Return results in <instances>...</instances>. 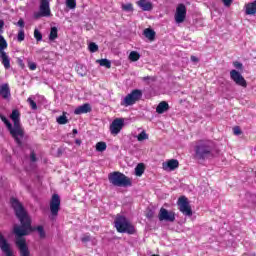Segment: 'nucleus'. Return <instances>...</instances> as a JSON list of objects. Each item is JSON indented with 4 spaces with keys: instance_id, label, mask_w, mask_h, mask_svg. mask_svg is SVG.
<instances>
[{
    "instance_id": "nucleus-9",
    "label": "nucleus",
    "mask_w": 256,
    "mask_h": 256,
    "mask_svg": "<svg viewBox=\"0 0 256 256\" xmlns=\"http://www.w3.org/2000/svg\"><path fill=\"white\" fill-rule=\"evenodd\" d=\"M41 17H51L49 0H40L39 12L34 13V19H41Z\"/></svg>"
},
{
    "instance_id": "nucleus-18",
    "label": "nucleus",
    "mask_w": 256,
    "mask_h": 256,
    "mask_svg": "<svg viewBox=\"0 0 256 256\" xmlns=\"http://www.w3.org/2000/svg\"><path fill=\"white\" fill-rule=\"evenodd\" d=\"M0 61L4 65V69H11V58H9L7 52H0Z\"/></svg>"
},
{
    "instance_id": "nucleus-50",
    "label": "nucleus",
    "mask_w": 256,
    "mask_h": 256,
    "mask_svg": "<svg viewBox=\"0 0 256 256\" xmlns=\"http://www.w3.org/2000/svg\"><path fill=\"white\" fill-rule=\"evenodd\" d=\"M77 145H81V140H76Z\"/></svg>"
},
{
    "instance_id": "nucleus-14",
    "label": "nucleus",
    "mask_w": 256,
    "mask_h": 256,
    "mask_svg": "<svg viewBox=\"0 0 256 256\" xmlns=\"http://www.w3.org/2000/svg\"><path fill=\"white\" fill-rule=\"evenodd\" d=\"M187 17V7L185 4H179L176 8L175 21L176 23H183Z\"/></svg>"
},
{
    "instance_id": "nucleus-42",
    "label": "nucleus",
    "mask_w": 256,
    "mask_h": 256,
    "mask_svg": "<svg viewBox=\"0 0 256 256\" xmlns=\"http://www.w3.org/2000/svg\"><path fill=\"white\" fill-rule=\"evenodd\" d=\"M28 67H29L30 71H35V69H37V64H35V62H30L28 64Z\"/></svg>"
},
{
    "instance_id": "nucleus-47",
    "label": "nucleus",
    "mask_w": 256,
    "mask_h": 256,
    "mask_svg": "<svg viewBox=\"0 0 256 256\" xmlns=\"http://www.w3.org/2000/svg\"><path fill=\"white\" fill-rule=\"evenodd\" d=\"M142 81H151V76H145L142 78Z\"/></svg>"
},
{
    "instance_id": "nucleus-24",
    "label": "nucleus",
    "mask_w": 256,
    "mask_h": 256,
    "mask_svg": "<svg viewBox=\"0 0 256 256\" xmlns=\"http://www.w3.org/2000/svg\"><path fill=\"white\" fill-rule=\"evenodd\" d=\"M59 37V30L57 27H51L50 34H49V41H55Z\"/></svg>"
},
{
    "instance_id": "nucleus-41",
    "label": "nucleus",
    "mask_w": 256,
    "mask_h": 256,
    "mask_svg": "<svg viewBox=\"0 0 256 256\" xmlns=\"http://www.w3.org/2000/svg\"><path fill=\"white\" fill-rule=\"evenodd\" d=\"M30 161H32V163H35L37 161V155L34 151L30 153Z\"/></svg>"
},
{
    "instance_id": "nucleus-34",
    "label": "nucleus",
    "mask_w": 256,
    "mask_h": 256,
    "mask_svg": "<svg viewBox=\"0 0 256 256\" xmlns=\"http://www.w3.org/2000/svg\"><path fill=\"white\" fill-rule=\"evenodd\" d=\"M145 139H149V136L145 131H142L140 134L137 136L138 141H145Z\"/></svg>"
},
{
    "instance_id": "nucleus-28",
    "label": "nucleus",
    "mask_w": 256,
    "mask_h": 256,
    "mask_svg": "<svg viewBox=\"0 0 256 256\" xmlns=\"http://www.w3.org/2000/svg\"><path fill=\"white\" fill-rule=\"evenodd\" d=\"M5 49H7V40L0 35V53L5 52Z\"/></svg>"
},
{
    "instance_id": "nucleus-5",
    "label": "nucleus",
    "mask_w": 256,
    "mask_h": 256,
    "mask_svg": "<svg viewBox=\"0 0 256 256\" xmlns=\"http://www.w3.org/2000/svg\"><path fill=\"white\" fill-rule=\"evenodd\" d=\"M19 117H21V114L19 113V110H17V109L12 110V113L10 115V119L14 123L13 127H14V130L16 131V135L18 136V138L20 140H22L23 137H25V130L21 126V120H20Z\"/></svg>"
},
{
    "instance_id": "nucleus-6",
    "label": "nucleus",
    "mask_w": 256,
    "mask_h": 256,
    "mask_svg": "<svg viewBox=\"0 0 256 256\" xmlns=\"http://www.w3.org/2000/svg\"><path fill=\"white\" fill-rule=\"evenodd\" d=\"M141 97H143V91L139 89H134L130 94L126 95L121 105L123 107H130L131 105H135L137 101H140Z\"/></svg>"
},
{
    "instance_id": "nucleus-13",
    "label": "nucleus",
    "mask_w": 256,
    "mask_h": 256,
    "mask_svg": "<svg viewBox=\"0 0 256 256\" xmlns=\"http://www.w3.org/2000/svg\"><path fill=\"white\" fill-rule=\"evenodd\" d=\"M230 78L234 83H236L239 87L247 88V80L245 77L239 73L237 70L230 71Z\"/></svg>"
},
{
    "instance_id": "nucleus-38",
    "label": "nucleus",
    "mask_w": 256,
    "mask_h": 256,
    "mask_svg": "<svg viewBox=\"0 0 256 256\" xmlns=\"http://www.w3.org/2000/svg\"><path fill=\"white\" fill-rule=\"evenodd\" d=\"M123 11H133V4L122 5Z\"/></svg>"
},
{
    "instance_id": "nucleus-45",
    "label": "nucleus",
    "mask_w": 256,
    "mask_h": 256,
    "mask_svg": "<svg viewBox=\"0 0 256 256\" xmlns=\"http://www.w3.org/2000/svg\"><path fill=\"white\" fill-rule=\"evenodd\" d=\"M190 59L193 63H199V58H197V56H191Z\"/></svg>"
},
{
    "instance_id": "nucleus-3",
    "label": "nucleus",
    "mask_w": 256,
    "mask_h": 256,
    "mask_svg": "<svg viewBox=\"0 0 256 256\" xmlns=\"http://www.w3.org/2000/svg\"><path fill=\"white\" fill-rule=\"evenodd\" d=\"M114 227L117 233H127V235H135V233H137L135 225H133V223H131V221L123 215L118 214L115 217Z\"/></svg>"
},
{
    "instance_id": "nucleus-19",
    "label": "nucleus",
    "mask_w": 256,
    "mask_h": 256,
    "mask_svg": "<svg viewBox=\"0 0 256 256\" xmlns=\"http://www.w3.org/2000/svg\"><path fill=\"white\" fill-rule=\"evenodd\" d=\"M0 95L2 99H10L11 98V89L9 88V84H3L0 87Z\"/></svg>"
},
{
    "instance_id": "nucleus-7",
    "label": "nucleus",
    "mask_w": 256,
    "mask_h": 256,
    "mask_svg": "<svg viewBox=\"0 0 256 256\" xmlns=\"http://www.w3.org/2000/svg\"><path fill=\"white\" fill-rule=\"evenodd\" d=\"M177 205L180 213L184 214L186 217L193 216V209H191V204H189V199L186 196H180Z\"/></svg>"
},
{
    "instance_id": "nucleus-11",
    "label": "nucleus",
    "mask_w": 256,
    "mask_h": 256,
    "mask_svg": "<svg viewBox=\"0 0 256 256\" xmlns=\"http://www.w3.org/2000/svg\"><path fill=\"white\" fill-rule=\"evenodd\" d=\"M125 127V119L123 118H116L112 121L110 124V133L111 135H119L121 133V130Z\"/></svg>"
},
{
    "instance_id": "nucleus-37",
    "label": "nucleus",
    "mask_w": 256,
    "mask_h": 256,
    "mask_svg": "<svg viewBox=\"0 0 256 256\" xmlns=\"http://www.w3.org/2000/svg\"><path fill=\"white\" fill-rule=\"evenodd\" d=\"M233 66L236 68V69H239V71H243V63L239 62V61H235L233 62Z\"/></svg>"
},
{
    "instance_id": "nucleus-26",
    "label": "nucleus",
    "mask_w": 256,
    "mask_h": 256,
    "mask_svg": "<svg viewBox=\"0 0 256 256\" xmlns=\"http://www.w3.org/2000/svg\"><path fill=\"white\" fill-rule=\"evenodd\" d=\"M58 125H67V123H69V119H67V116L65 115V112L63 113V115L59 116L56 119Z\"/></svg>"
},
{
    "instance_id": "nucleus-43",
    "label": "nucleus",
    "mask_w": 256,
    "mask_h": 256,
    "mask_svg": "<svg viewBox=\"0 0 256 256\" xmlns=\"http://www.w3.org/2000/svg\"><path fill=\"white\" fill-rule=\"evenodd\" d=\"M225 7L233 5V0H221Z\"/></svg>"
},
{
    "instance_id": "nucleus-27",
    "label": "nucleus",
    "mask_w": 256,
    "mask_h": 256,
    "mask_svg": "<svg viewBox=\"0 0 256 256\" xmlns=\"http://www.w3.org/2000/svg\"><path fill=\"white\" fill-rule=\"evenodd\" d=\"M139 59H141V55L139 54V52H137V51L130 52V54H129L130 61L135 62V61H139Z\"/></svg>"
},
{
    "instance_id": "nucleus-30",
    "label": "nucleus",
    "mask_w": 256,
    "mask_h": 256,
    "mask_svg": "<svg viewBox=\"0 0 256 256\" xmlns=\"http://www.w3.org/2000/svg\"><path fill=\"white\" fill-rule=\"evenodd\" d=\"M106 149H107V143L98 142L96 144V151H99L100 153H103V151H106Z\"/></svg>"
},
{
    "instance_id": "nucleus-2",
    "label": "nucleus",
    "mask_w": 256,
    "mask_h": 256,
    "mask_svg": "<svg viewBox=\"0 0 256 256\" xmlns=\"http://www.w3.org/2000/svg\"><path fill=\"white\" fill-rule=\"evenodd\" d=\"M214 147L215 146L213 145V141L211 140H198L194 148L195 159L205 161V159L213 157Z\"/></svg>"
},
{
    "instance_id": "nucleus-15",
    "label": "nucleus",
    "mask_w": 256,
    "mask_h": 256,
    "mask_svg": "<svg viewBox=\"0 0 256 256\" xmlns=\"http://www.w3.org/2000/svg\"><path fill=\"white\" fill-rule=\"evenodd\" d=\"M0 249L6 256H14L13 250H11V244L7 242L5 236L0 232Z\"/></svg>"
},
{
    "instance_id": "nucleus-36",
    "label": "nucleus",
    "mask_w": 256,
    "mask_h": 256,
    "mask_svg": "<svg viewBox=\"0 0 256 256\" xmlns=\"http://www.w3.org/2000/svg\"><path fill=\"white\" fill-rule=\"evenodd\" d=\"M19 43H21V41H25V31L24 30H20L18 32V37H17Z\"/></svg>"
},
{
    "instance_id": "nucleus-20",
    "label": "nucleus",
    "mask_w": 256,
    "mask_h": 256,
    "mask_svg": "<svg viewBox=\"0 0 256 256\" xmlns=\"http://www.w3.org/2000/svg\"><path fill=\"white\" fill-rule=\"evenodd\" d=\"M137 5L141 7L142 11H151L153 9V3L147 0H139Z\"/></svg>"
},
{
    "instance_id": "nucleus-21",
    "label": "nucleus",
    "mask_w": 256,
    "mask_h": 256,
    "mask_svg": "<svg viewBox=\"0 0 256 256\" xmlns=\"http://www.w3.org/2000/svg\"><path fill=\"white\" fill-rule=\"evenodd\" d=\"M246 15H256V0L245 5Z\"/></svg>"
},
{
    "instance_id": "nucleus-40",
    "label": "nucleus",
    "mask_w": 256,
    "mask_h": 256,
    "mask_svg": "<svg viewBox=\"0 0 256 256\" xmlns=\"http://www.w3.org/2000/svg\"><path fill=\"white\" fill-rule=\"evenodd\" d=\"M233 133H234V135H241V133H243V132L241 131V128L239 126H235L233 128Z\"/></svg>"
},
{
    "instance_id": "nucleus-32",
    "label": "nucleus",
    "mask_w": 256,
    "mask_h": 256,
    "mask_svg": "<svg viewBox=\"0 0 256 256\" xmlns=\"http://www.w3.org/2000/svg\"><path fill=\"white\" fill-rule=\"evenodd\" d=\"M88 47L91 53H97V51H99V46L94 42H91Z\"/></svg>"
},
{
    "instance_id": "nucleus-48",
    "label": "nucleus",
    "mask_w": 256,
    "mask_h": 256,
    "mask_svg": "<svg viewBox=\"0 0 256 256\" xmlns=\"http://www.w3.org/2000/svg\"><path fill=\"white\" fill-rule=\"evenodd\" d=\"M72 133H73V135H77V133H78L77 129H73Z\"/></svg>"
},
{
    "instance_id": "nucleus-33",
    "label": "nucleus",
    "mask_w": 256,
    "mask_h": 256,
    "mask_svg": "<svg viewBox=\"0 0 256 256\" xmlns=\"http://www.w3.org/2000/svg\"><path fill=\"white\" fill-rule=\"evenodd\" d=\"M34 38L36 39V41H43V34H41V32L38 29L34 30Z\"/></svg>"
},
{
    "instance_id": "nucleus-49",
    "label": "nucleus",
    "mask_w": 256,
    "mask_h": 256,
    "mask_svg": "<svg viewBox=\"0 0 256 256\" xmlns=\"http://www.w3.org/2000/svg\"><path fill=\"white\" fill-rule=\"evenodd\" d=\"M20 65H21L22 69L25 67V64H23V61H20Z\"/></svg>"
},
{
    "instance_id": "nucleus-44",
    "label": "nucleus",
    "mask_w": 256,
    "mask_h": 256,
    "mask_svg": "<svg viewBox=\"0 0 256 256\" xmlns=\"http://www.w3.org/2000/svg\"><path fill=\"white\" fill-rule=\"evenodd\" d=\"M17 25H18V27H21V29H23V27H25V21H23V19H20V20L17 22Z\"/></svg>"
},
{
    "instance_id": "nucleus-29",
    "label": "nucleus",
    "mask_w": 256,
    "mask_h": 256,
    "mask_svg": "<svg viewBox=\"0 0 256 256\" xmlns=\"http://www.w3.org/2000/svg\"><path fill=\"white\" fill-rule=\"evenodd\" d=\"M98 63L101 67H106V69H111V61L107 59H100Z\"/></svg>"
},
{
    "instance_id": "nucleus-39",
    "label": "nucleus",
    "mask_w": 256,
    "mask_h": 256,
    "mask_svg": "<svg viewBox=\"0 0 256 256\" xmlns=\"http://www.w3.org/2000/svg\"><path fill=\"white\" fill-rule=\"evenodd\" d=\"M82 243H89V241H91V236L85 234L82 238H81Z\"/></svg>"
},
{
    "instance_id": "nucleus-12",
    "label": "nucleus",
    "mask_w": 256,
    "mask_h": 256,
    "mask_svg": "<svg viewBox=\"0 0 256 256\" xmlns=\"http://www.w3.org/2000/svg\"><path fill=\"white\" fill-rule=\"evenodd\" d=\"M159 221H166L168 223H174L175 221V212L169 211L165 208H160L159 214H158Z\"/></svg>"
},
{
    "instance_id": "nucleus-16",
    "label": "nucleus",
    "mask_w": 256,
    "mask_h": 256,
    "mask_svg": "<svg viewBox=\"0 0 256 256\" xmlns=\"http://www.w3.org/2000/svg\"><path fill=\"white\" fill-rule=\"evenodd\" d=\"M178 168H179V160L177 159H171L163 163L164 171H167V169H169V171H175V169H178Z\"/></svg>"
},
{
    "instance_id": "nucleus-1",
    "label": "nucleus",
    "mask_w": 256,
    "mask_h": 256,
    "mask_svg": "<svg viewBox=\"0 0 256 256\" xmlns=\"http://www.w3.org/2000/svg\"><path fill=\"white\" fill-rule=\"evenodd\" d=\"M10 203L17 219L20 221V226L15 225L13 229V233L16 236V247L19 249L20 256H31V251H29V246H27V240L23 237L30 235L33 231H37L40 239H45L47 237L45 228L43 226H31V216H29L23 204L16 198H11Z\"/></svg>"
},
{
    "instance_id": "nucleus-23",
    "label": "nucleus",
    "mask_w": 256,
    "mask_h": 256,
    "mask_svg": "<svg viewBox=\"0 0 256 256\" xmlns=\"http://www.w3.org/2000/svg\"><path fill=\"white\" fill-rule=\"evenodd\" d=\"M143 35L146 37V39H149V41H155V30L146 28Z\"/></svg>"
},
{
    "instance_id": "nucleus-22",
    "label": "nucleus",
    "mask_w": 256,
    "mask_h": 256,
    "mask_svg": "<svg viewBox=\"0 0 256 256\" xmlns=\"http://www.w3.org/2000/svg\"><path fill=\"white\" fill-rule=\"evenodd\" d=\"M165 111H169V103L162 101L156 107V113H158L159 115H163Z\"/></svg>"
},
{
    "instance_id": "nucleus-8",
    "label": "nucleus",
    "mask_w": 256,
    "mask_h": 256,
    "mask_svg": "<svg viewBox=\"0 0 256 256\" xmlns=\"http://www.w3.org/2000/svg\"><path fill=\"white\" fill-rule=\"evenodd\" d=\"M0 119H1L2 123H4L6 125L11 137L14 138V141L18 145V147H23V141H21V138H18L17 132H16L13 124H11V122L9 121V119H7V117H5L3 114H0Z\"/></svg>"
},
{
    "instance_id": "nucleus-31",
    "label": "nucleus",
    "mask_w": 256,
    "mask_h": 256,
    "mask_svg": "<svg viewBox=\"0 0 256 256\" xmlns=\"http://www.w3.org/2000/svg\"><path fill=\"white\" fill-rule=\"evenodd\" d=\"M66 7L68 9H75L77 7V0H66Z\"/></svg>"
},
{
    "instance_id": "nucleus-10",
    "label": "nucleus",
    "mask_w": 256,
    "mask_h": 256,
    "mask_svg": "<svg viewBox=\"0 0 256 256\" xmlns=\"http://www.w3.org/2000/svg\"><path fill=\"white\" fill-rule=\"evenodd\" d=\"M60 209H61V198L59 197V194H53L50 200L51 215H53L54 217H57V215H59Z\"/></svg>"
},
{
    "instance_id": "nucleus-25",
    "label": "nucleus",
    "mask_w": 256,
    "mask_h": 256,
    "mask_svg": "<svg viewBox=\"0 0 256 256\" xmlns=\"http://www.w3.org/2000/svg\"><path fill=\"white\" fill-rule=\"evenodd\" d=\"M145 173V164L140 163L136 166L135 168V175L137 177H141V175H143Z\"/></svg>"
},
{
    "instance_id": "nucleus-46",
    "label": "nucleus",
    "mask_w": 256,
    "mask_h": 256,
    "mask_svg": "<svg viewBox=\"0 0 256 256\" xmlns=\"http://www.w3.org/2000/svg\"><path fill=\"white\" fill-rule=\"evenodd\" d=\"M5 26V22L0 20V33H3V27Z\"/></svg>"
},
{
    "instance_id": "nucleus-17",
    "label": "nucleus",
    "mask_w": 256,
    "mask_h": 256,
    "mask_svg": "<svg viewBox=\"0 0 256 256\" xmlns=\"http://www.w3.org/2000/svg\"><path fill=\"white\" fill-rule=\"evenodd\" d=\"M92 108H91V104L89 103H85L81 106H78L75 110H74V115H83L85 113H91Z\"/></svg>"
},
{
    "instance_id": "nucleus-35",
    "label": "nucleus",
    "mask_w": 256,
    "mask_h": 256,
    "mask_svg": "<svg viewBox=\"0 0 256 256\" xmlns=\"http://www.w3.org/2000/svg\"><path fill=\"white\" fill-rule=\"evenodd\" d=\"M27 102L33 111H37V103L32 98H28Z\"/></svg>"
},
{
    "instance_id": "nucleus-4",
    "label": "nucleus",
    "mask_w": 256,
    "mask_h": 256,
    "mask_svg": "<svg viewBox=\"0 0 256 256\" xmlns=\"http://www.w3.org/2000/svg\"><path fill=\"white\" fill-rule=\"evenodd\" d=\"M108 180L114 187H131V185H133L131 179L119 171L110 173Z\"/></svg>"
}]
</instances>
